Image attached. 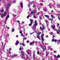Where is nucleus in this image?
<instances>
[{
  "mask_svg": "<svg viewBox=\"0 0 60 60\" xmlns=\"http://www.w3.org/2000/svg\"><path fill=\"white\" fill-rule=\"evenodd\" d=\"M33 20H31L30 19V24H29V26H30L32 25V24H33Z\"/></svg>",
  "mask_w": 60,
  "mask_h": 60,
  "instance_id": "f257e3e1",
  "label": "nucleus"
},
{
  "mask_svg": "<svg viewBox=\"0 0 60 60\" xmlns=\"http://www.w3.org/2000/svg\"><path fill=\"white\" fill-rule=\"evenodd\" d=\"M44 35V34H42V35L41 36V38H42L41 40L42 41H44V38H43V37Z\"/></svg>",
  "mask_w": 60,
  "mask_h": 60,
  "instance_id": "f03ea898",
  "label": "nucleus"
},
{
  "mask_svg": "<svg viewBox=\"0 0 60 60\" xmlns=\"http://www.w3.org/2000/svg\"><path fill=\"white\" fill-rule=\"evenodd\" d=\"M34 43H35V42L33 41L32 42H31L30 43V46H31V45H32L33 44H34Z\"/></svg>",
  "mask_w": 60,
  "mask_h": 60,
  "instance_id": "7ed1b4c3",
  "label": "nucleus"
},
{
  "mask_svg": "<svg viewBox=\"0 0 60 60\" xmlns=\"http://www.w3.org/2000/svg\"><path fill=\"white\" fill-rule=\"evenodd\" d=\"M42 27H43V28L41 30L42 31V32L43 31V30H44V25H42Z\"/></svg>",
  "mask_w": 60,
  "mask_h": 60,
  "instance_id": "20e7f679",
  "label": "nucleus"
},
{
  "mask_svg": "<svg viewBox=\"0 0 60 60\" xmlns=\"http://www.w3.org/2000/svg\"><path fill=\"white\" fill-rule=\"evenodd\" d=\"M19 43V41H16V43H15V45L17 46V45H18V43Z\"/></svg>",
  "mask_w": 60,
  "mask_h": 60,
  "instance_id": "39448f33",
  "label": "nucleus"
},
{
  "mask_svg": "<svg viewBox=\"0 0 60 60\" xmlns=\"http://www.w3.org/2000/svg\"><path fill=\"white\" fill-rule=\"evenodd\" d=\"M56 33L57 34H59V33H60V30H57L56 31Z\"/></svg>",
  "mask_w": 60,
  "mask_h": 60,
  "instance_id": "423d86ee",
  "label": "nucleus"
},
{
  "mask_svg": "<svg viewBox=\"0 0 60 60\" xmlns=\"http://www.w3.org/2000/svg\"><path fill=\"white\" fill-rule=\"evenodd\" d=\"M37 38H38L39 40H41V38H40V36L39 35L38 36H36Z\"/></svg>",
  "mask_w": 60,
  "mask_h": 60,
  "instance_id": "0eeeda50",
  "label": "nucleus"
},
{
  "mask_svg": "<svg viewBox=\"0 0 60 60\" xmlns=\"http://www.w3.org/2000/svg\"><path fill=\"white\" fill-rule=\"evenodd\" d=\"M19 53H21V54H24V53H25V52H24L22 51H20L19 52Z\"/></svg>",
  "mask_w": 60,
  "mask_h": 60,
  "instance_id": "6e6552de",
  "label": "nucleus"
},
{
  "mask_svg": "<svg viewBox=\"0 0 60 60\" xmlns=\"http://www.w3.org/2000/svg\"><path fill=\"white\" fill-rule=\"evenodd\" d=\"M21 8H23V3H22V2L21 3Z\"/></svg>",
  "mask_w": 60,
  "mask_h": 60,
  "instance_id": "1a4fd4ad",
  "label": "nucleus"
},
{
  "mask_svg": "<svg viewBox=\"0 0 60 60\" xmlns=\"http://www.w3.org/2000/svg\"><path fill=\"white\" fill-rule=\"evenodd\" d=\"M40 46H41V48H42V49H43H43H44V48H43V46H42L41 45H40Z\"/></svg>",
  "mask_w": 60,
  "mask_h": 60,
  "instance_id": "9d476101",
  "label": "nucleus"
},
{
  "mask_svg": "<svg viewBox=\"0 0 60 60\" xmlns=\"http://www.w3.org/2000/svg\"><path fill=\"white\" fill-rule=\"evenodd\" d=\"M57 58H60V55L59 54L57 56Z\"/></svg>",
  "mask_w": 60,
  "mask_h": 60,
  "instance_id": "9b49d317",
  "label": "nucleus"
},
{
  "mask_svg": "<svg viewBox=\"0 0 60 60\" xmlns=\"http://www.w3.org/2000/svg\"><path fill=\"white\" fill-rule=\"evenodd\" d=\"M34 26H37V23H35L34 24Z\"/></svg>",
  "mask_w": 60,
  "mask_h": 60,
  "instance_id": "f8f14e48",
  "label": "nucleus"
},
{
  "mask_svg": "<svg viewBox=\"0 0 60 60\" xmlns=\"http://www.w3.org/2000/svg\"><path fill=\"white\" fill-rule=\"evenodd\" d=\"M45 49H43V51L44 52L45 51V50H46V49H47V48H46V47H45Z\"/></svg>",
  "mask_w": 60,
  "mask_h": 60,
  "instance_id": "ddd939ff",
  "label": "nucleus"
},
{
  "mask_svg": "<svg viewBox=\"0 0 60 60\" xmlns=\"http://www.w3.org/2000/svg\"><path fill=\"white\" fill-rule=\"evenodd\" d=\"M8 18H9V15H8V16L6 17V18L8 19Z\"/></svg>",
  "mask_w": 60,
  "mask_h": 60,
  "instance_id": "4468645a",
  "label": "nucleus"
},
{
  "mask_svg": "<svg viewBox=\"0 0 60 60\" xmlns=\"http://www.w3.org/2000/svg\"><path fill=\"white\" fill-rule=\"evenodd\" d=\"M28 7H30V3H29L28 4Z\"/></svg>",
  "mask_w": 60,
  "mask_h": 60,
  "instance_id": "2eb2a0df",
  "label": "nucleus"
},
{
  "mask_svg": "<svg viewBox=\"0 0 60 60\" xmlns=\"http://www.w3.org/2000/svg\"><path fill=\"white\" fill-rule=\"evenodd\" d=\"M41 34V32H40L39 33H38V35H40Z\"/></svg>",
  "mask_w": 60,
  "mask_h": 60,
  "instance_id": "dca6fc26",
  "label": "nucleus"
},
{
  "mask_svg": "<svg viewBox=\"0 0 60 60\" xmlns=\"http://www.w3.org/2000/svg\"><path fill=\"white\" fill-rule=\"evenodd\" d=\"M22 45L23 46H25V44L24 43H23L22 44Z\"/></svg>",
  "mask_w": 60,
  "mask_h": 60,
  "instance_id": "f3484780",
  "label": "nucleus"
},
{
  "mask_svg": "<svg viewBox=\"0 0 60 60\" xmlns=\"http://www.w3.org/2000/svg\"><path fill=\"white\" fill-rule=\"evenodd\" d=\"M51 17H52V18H55V17H54V16H53V15H51Z\"/></svg>",
  "mask_w": 60,
  "mask_h": 60,
  "instance_id": "a211bd4d",
  "label": "nucleus"
},
{
  "mask_svg": "<svg viewBox=\"0 0 60 60\" xmlns=\"http://www.w3.org/2000/svg\"><path fill=\"white\" fill-rule=\"evenodd\" d=\"M11 56L12 58V57H14V55Z\"/></svg>",
  "mask_w": 60,
  "mask_h": 60,
  "instance_id": "6ab92c4d",
  "label": "nucleus"
},
{
  "mask_svg": "<svg viewBox=\"0 0 60 60\" xmlns=\"http://www.w3.org/2000/svg\"><path fill=\"white\" fill-rule=\"evenodd\" d=\"M35 11H36V10H34L33 11L34 12V13H35Z\"/></svg>",
  "mask_w": 60,
  "mask_h": 60,
  "instance_id": "aec40b11",
  "label": "nucleus"
},
{
  "mask_svg": "<svg viewBox=\"0 0 60 60\" xmlns=\"http://www.w3.org/2000/svg\"><path fill=\"white\" fill-rule=\"evenodd\" d=\"M21 35L22 36H24V34L23 33H21Z\"/></svg>",
  "mask_w": 60,
  "mask_h": 60,
  "instance_id": "412c9836",
  "label": "nucleus"
},
{
  "mask_svg": "<svg viewBox=\"0 0 60 60\" xmlns=\"http://www.w3.org/2000/svg\"><path fill=\"white\" fill-rule=\"evenodd\" d=\"M3 10H4V8H2V9L1 10V12H3V11H4Z\"/></svg>",
  "mask_w": 60,
  "mask_h": 60,
  "instance_id": "4be33fe9",
  "label": "nucleus"
},
{
  "mask_svg": "<svg viewBox=\"0 0 60 60\" xmlns=\"http://www.w3.org/2000/svg\"><path fill=\"white\" fill-rule=\"evenodd\" d=\"M14 56H18L17 55L14 54Z\"/></svg>",
  "mask_w": 60,
  "mask_h": 60,
  "instance_id": "5701e85b",
  "label": "nucleus"
},
{
  "mask_svg": "<svg viewBox=\"0 0 60 60\" xmlns=\"http://www.w3.org/2000/svg\"><path fill=\"white\" fill-rule=\"evenodd\" d=\"M7 52H9V53H10V54H11V52H10V51H9L8 50V49H7Z\"/></svg>",
  "mask_w": 60,
  "mask_h": 60,
  "instance_id": "b1692460",
  "label": "nucleus"
},
{
  "mask_svg": "<svg viewBox=\"0 0 60 60\" xmlns=\"http://www.w3.org/2000/svg\"><path fill=\"white\" fill-rule=\"evenodd\" d=\"M39 53V52L38 51L37 52V53L38 55H40V54Z\"/></svg>",
  "mask_w": 60,
  "mask_h": 60,
  "instance_id": "393cba45",
  "label": "nucleus"
},
{
  "mask_svg": "<svg viewBox=\"0 0 60 60\" xmlns=\"http://www.w3.org/2000/svg\"><path fill=\"white\" fill-rule=\"evenodd\" d=\"M3 17H5L6 16V15H4V14H3Z\"/></svg>",
  "mask_w": 60,
  "mask_h": 60,
  "instance_id": "a878e982",
  "label": "nucleus"
},
{
  "mask_svg": "<svg viewBox=\"0 0 60 60\" xmlns=\"http://www.w3.org/2000/svg\"><path fill=\"white\" fill-rule=\"evenodd\" d=\"M54 57H55V58H56V57H57V56H56V55H54Z\"/></svg>",
  "mask_w": 60,
  "mask_h": 60,
  "instance_id": "bb28decb",
  "label": "nucleus"
},
{
  "mask_svg": "<svg viewBox=\"0 0 60 60\" xmlns=\"http://www.w3.org/2000/svg\"><path fill=\"white\" fill-rule=\"evenodd\" d=\"M59 24L58 23L57 25V27H58V26H59Z\"/></svg>",
  "mask_w": 60,
  "mask_h": 60,
  "instance_id": "cd10ccee",
  "label": "nucleus"
},
{
  "mask_svg": "<svg viewBox=\"0 0 60 60\" xmlns=\"http://www.w3.org/2000/svg\"><path fill=\"white\" fill-rule=\"evenodd\" d=\"M3 46V49H4V47H5V45H4L3 46Z\"/></svg>",
  "mask_w": 60,
  "mask_h": 60,
  "instance_id": "c85d7f7f",
  "label": "nucleus"
},
{
  "mask_svg": "<svg viewBox=\"0 0 60 60\" xmlns=\"http://www.w3.org/2000/svg\"><path fill=\"white\" fill-rule=\"evenodd\" d=\"M33 13H34V12L33 11H31L30 13V14H33Z\"/></svg>",
  "mask_w": 60,
  "mask_h": 60,
  "instance_id": "c756f323",
  "label": "nucleus"
},
{
  "mask_svg": "<svg viewBox=\"0 0 60 60\" xmlns=\"http://www.w3.org/2000/svg\"><path fill=\"white\" fill-rule=\"evenodd\" d=\"M11 31L12 32H14V31H15V30H11Z\"/></svg>",
  "mask_w": 60,
  "mask_h": 60,
  "instance_id": "7c9ffc66",
  "label": "nucleus"
},
{
  "mask_svg": "<svg viewBox=\"0 0 60 60\" xmlns=\"http://www.w3.org/2000/svg\"><path fill=\"white\" fill-rule=\"evenodd\" d=\"M54 42H56L57 40H56V39H54Z\"/></svg>",
  "mask_w": 60,
  "mask_h": 60,
  "instance_id": "2f4dec72",
  "label": "nucleus"
},
{
  "mask_svg": "<svg viewBox=\"0 0 60 60\" xmlns=\"http://www.w3.org/2000/svg\"><path fill=\"white\" fill-rule=\"evenodd\" d=\"M43 11H46V9H43Z\"/></svg>",
  "mask_w": 60,
  "mask_h": 60,
  "instance_id": "473e14b6",
  "label": "nucleus"
},
{
  "mask_svg": "<svg viewBox=\"0 0 60 60\" xmlns=\"http://www.w3.org/2000/svg\"><path fill=\"white\" fill-rule=\"evenodd\" d=\"M17 22L19 23V24H20V22H19V20L17 21Z\"/></svg>",
  "mask_w": 60,
  "mask_h": 60,
  "instance_id": "72a5a7b5",
  "label": "nucleus"
},
{
  "mask_svg": "<svg viewBox=\"0 0 60 60\" xmlns=\"http://www.w3.org/2000/svg\"><path fill=\"white\" fill-rule=\"evenodd\" d=\"M7 8L9 9V6H7Z\"/></svg>",
  "mask_w": 60,
  "mask_h": 60,
  "instance_id": "f704fd0d",
  "label": "nucleus"
},
{
  "mask_svg": "<svg viewBox=\"0 0 60 60\" xmlns=\"http://www.w3.org/2000/svg\"><path fill=\"white\" fill-rule=\"evenodd\" d=\"M40 30H41V29H42V28H41V26H40Z\"/></svg>",
  "mask_w": 60,
  "mask_h": 60,
  "instance_id": "c9c22d12",
  "label": "nucleus"
},
{
  "mask_svg": "<svg viewBox=\"0 0 60 60\" xmlns=\"http://www.w3.org/2000/svg\"><path fill=\"white\" fill-rule=\"evenodd\" d=\"M21 47H20L19 49V50H21Z\"/></svg>",
  "mask_w": 60,
  "mask_h": 60,
  "instance_id": "e433bc0d",
  "label": "nucleus"
},
{
  "mask_svg": "<svg viewBox=\"0 0 60 60\" xmlns=\"http://www.w3.org/2000/svg\"><path fill=\"white\" fill-rule=\"evenodd\" d=\"M52 41H54V39H52Z\"/></svg>",
  "mask_w": 60,
  "mask_h": 60,
  "instance_id": "4c0bfd02",
  "label": "nucleus"
},
{
  "mask_svg": "<svg viewBox=\"0 0 60 60\" xmlns=\"http://www.w3.org/2000/svg\"><path fill=\"white\" fill-rule=\"evenodd\" d=\"M55 27V26H54L52 27L53 28H54Z\"/></svg>",
  "mask_w": 60,
  "mask_h": 60,
  "instance_id": "58836bf2",
  "label": "nucleus"
},
{
  "mask_svg": "<svg viewBox=\"0 0 60 60\" xmlns=\"http://www.w3.org/2000/svg\"><path fill=\"white\" fill-rule=\"evenodd\" d=\"M51 47H48V50H49V49H51Z\"/></svg>",
  "mask_w": 60,
  "mask_h": 60,
  "instance_id": "ea45409f",
  "label": "nucleus"
},
{
  "mask_svg": "<svg viewBox=\"0 0 60 60\" xmlns=\"http://www.w3.org/2000/svg\"><path fill=\"white\" fill-rule=\"evenodd\" d=\"M34 56H33V57H34V58L35 57V54H34Z\"/></svg>",
  "mask_w": 60,
  "mask_h": 60,
  "instance_id": "a19ab883",
  "label": "nucleus"
},
{
  "mask_svg": "<svg viewBox=\"0 0 60 60\" xmlns=\"http://www.w3.org/2000/svg\"><path fill=\"white\" fill-rule=\"evenodd\" d=\"M11 48H9V51H11Z\"/></svg>",
  "mask_w": 60,
  "mask_h": 60,
  "instance_id": "79ce46f5",
  "label": "nucleus"
},
{
  "mask_svg": "<svg viewBox=\"0 0 60 60\" xmlns=\"http://www.w3.org/2000/svg\"><path fill=\"white\" fill-rule=\"evenodd\" d=\"M37 21H36V20H35V21H34V22L35 23H36V22H37Z\"/></svg>",
  "mask_w": 60,
  "mask_h": 60,
  "instance_id": "37998d69",
  "label": "nucleus"
},
{
  "mask_svg": "<svg viewBox=\"0 0 60 60\" xmlns=\"http://www.w3.org/2000/svg\"><path fill=\"white\" fill-rule=\"evenodd\" d=\"M29 41H28V40H27V43H29Z\"/></svg>",
  "mask_w": 60,
  "mask_h": 60,
  "instance_id": "c03bdc74",
  "label": "nucleus"
},
{
  "mask_svg": "<svg viewBox=\"0 0 60 60\" xmlns=\"http://www.w3.org/2000/svg\"><path fill=\"white\" fill-rule=\"evenodd\" d=\"M35 5H34H34H33V7H35Z\"/></svg>",
  "mask_w": 60,
  "mask_h": 60,
  "instance_id": "a18cd8bd",
  "label": "nucleus"
},
{
  "mask_svg": "<svg viewBox=\"0 0 60 60\" xmlns=\"http://www.w3.org/2000/svg\"><path fill=\"white\" fill-rule=\"evenodd\" d=\"M4 14H5V15H6V13L5 12H4Z\"/></svg>",
  "mask_w": 60,
  "mask_h": 60,
  "instance_id": "49530a36",
  "label": "nucleus"
},
{
  "mask_svg": "<svg viewBox=\"0 0 60 60\" xmlns=\"http://www.w3.org/2000/svg\"><path fill=\"white\" fill-rule=\"evenodd\" d=\"M34 18H36V16H34Z\"/></svg>",
  "mask_w": 60,
  "mask_h": 60,
  "instance_id": "de8ad7c7",
  "label": "nucleus"
},
{
  "mask_svg": "<svg viewBox=\"0 0 60 60\" xmlns=\"http://www.w3.org/2000/svg\"><path fill=\"white\" fill-rule=\"evenodd\" d=\"M39 18H40V19H42V18H41V17H40Z\"/></svg>",
  "mask_w": 60,
  "mask_h": 60,
  "instance_id": "09e8293b",
  "label": "nucleus"
},
{
  "mask_svg": "<svg viewBox=\"0 0 60 60\" xmlns=\"http://www.w3.org/2000/svg\"><path fill=\"white\" fill-rule=\"evenodd\" d=\"M49 17V15H47V16H46L47 18H48V17Z\"/></svg>",
  "mask_w": 60,
  "mask_h": 60,
  "instance_id": "8fccbe9b",
  "label": "nucleus"
},
{
  "mask_svg": "<svg viewBox=\"0 0 60 60\" xmlns=\"http://www.w3.org/2000/svg\"><path fill=\"white\" fill-rule=\"evenodd\" d=\"M1 17H2V18H4V16L3 15L1 16Z\"/></svg>",
  "mask_w": 60,
  "mask_h": 60,
  "instance_id": "3c124183",
  "label": "nucleus"
},
{
  "mask_svg": "<svg viewBox=\"0 0 60 60\" xmlns=\"http://www.w3.org/2000/svg\"><path fill=\"white\" fill-rule=\"evenodd\" d=\"M25 55V53H22V56H23L24 55Z\"/></svg>",
  "mask_w": 60,
  "mask_h": 60,
  "instance_id": "603ef678",
  "label": "nucleus"
},
{
  "mask_svg": "<svg viewBox=\"0 0 60 60\" xmlns=\"http://www.w3.org/2000/svg\"><path fill=\"white\" fill-rule=\"evenodd\" d=\"M45 22H46V23H47V22H48V20H46L45 21Z\"/></svg>",
  "mask_w": 60,
  "mask_h": 60,
  "instance_id": "864d4df0",
  "label": "nucleus"
},
{
  "mask_svg": "<svg viewBox=\"0 0 60 60\" xmlns=\"http://www.w3.org/2000/svg\"><path fill=\"white\" fill-rule=\"evenodd\" d=\"M46 38H47V37H48V35H47L46 36Z\"/></svg>",
  "mask_w": 60,
  "mask_h": 60,
  "instance_id": "5fc2aeb1",
  "label": "nucleus"
},
{
  "mask_svg": "<svg viewBox=\"0 0 60 60\" xmlns=\"http://www.w3.org/2000/svg\"><path fill=\"white\" fill-rule=\"evenodd\" d=\"M16 3V0L14 2V3Z\"/></svg>",
  "mask_w": 60,
  "mask_h": 60,
  "instance_id": "6e6d98bb",
  "label": "nucleus"
},
{
  "mask_svg": "<svg viewBox=\"0 0 60 60\" xmlns=\"http://www.w3.org/2000/svg\"><path fill=\"white\" fill-rule=\"evenodd\" d=\"M49 20H51V21H52V20L50 19H49Z\"/></svg>",
  "mask_w": 60,
  "mask_h": 60,
  "instance_id": "4d7b16f0",
  "label": "nucleus"
},
{
  "mask_svg": "<svg viewBox=\"0 0 60 60\" xmlns=\"http://www.w3.org/2000/svg\"><path fill=\"white\" fill-rule=\"evenodd\" d=\"M54 52V53H55L56 52H55V51L54 50V52Z\"/></svg>",
  "mask_w": 60,
  "mask_h": 60,
  "instance_id": "13d9d810",
  "label": "nucleus"
},
{
  "mask_svg": "<svg viewBox=\"0 0 60 60\" xmlns=\"http://www.w3.org/2000/svg\"><path fill=\"white\" fill-rule=\"evenodd\" d=\"M48 54H47L46 55V56H48Z\"/></svg>",
  "mask_w": 60,
  "mask_h": 60,
  "instance_id": "bf43d9fd",
  "label": "nucleus"
},
{
  "mask_svg": "<svg viewBox=\"0 0 60 60\" xmlns=\"http://www.w3.org/2000/svg\"><path fill=\"white\" fill-rule=\"evenodd\" d=\"M16 37H18V35H17L16 36Z\"/></svg>",
  "mask_w": 60,
  "mask_h": 60,
  "instance_id": "052dcab7",
  "label": "nucleus"
},
{
  "mask_svg": "<svg viewBox=\"0 0 60 60\" xmlns=\"http://www.w3.org/2000/svg\"><path fill=\"white\" fill-rule=\"evenodd\" d=\"M53 37H55V36H54V35H53Z\"/></svg>",
  "mask_w": 60,
  "mask_h": 60,
  "instance_id": "680f3d73",
  "label": "nucleus"
},
{
  "mask_svg": "<svg viewBox=\"0 0 60 60\" xmlns=\"http://www.w3.org/2000/svg\"><path fill=\"white\" fill-rule=\"evenodd\" d=\"M8 29H10L9 28V27H8L7 28Z\"/></svg>",
  "mask_w": 60,
  "mask_h": 60,
  "instance_id": "e2e57ef3",
  "label": "nucleus"
},
{
  "mask_svg": "<svg viewBox=\"0 0 60 60\" xmlns=\"http://www.w3.org/2000/svg\"><path fill=\"white\" fill-rule=\"evenodd\" d=\"M14 30V28H13V27H12V30Z\"/></svg>",
  "mask_w": 60,
  "mask_h": 60,
  "instance_id": "0e129e2a",
  "label": "nucleus"
},
{
  "mask_svg": "<svg viewBox=\"0 0 60 60\" xmlns=\"http://www.w3.org/2000/svg\"><path fill=\"white\" fill-rule=\"evenodd\" d=\"M58 19H59L60 20V18H59V17H58Z\"/></svg>",
  "mask_w": 60,
  "mask_h": 60,
  "instance_id": "69168bd1",
  "label": "nucleus"
},
{
  "mask_svg": "<svg viewBox=\"0 0 60 60\" xmlns=\"http://www.w3.org/2000/svg\"><path fill=\"white\" fill-rule=\"evenodd\" d=\"M41 2H43V0H42Z\"/></svg>",
  "mask_w": 60,
  "mask_h": 60,
  "instance_id": "338daca9",
  "label": "nucleus"
},
{
  "mask_svg": "<svg viewBox=\"0 0 60 60\" xmlns=\"http://www.w3.org/2000/svg\"><path fill=\"white\" fill-rule=\"evenodd\" d=\"M59 41L60 43V40H59Z\"/></svg>",
  "mask_w": 60,
  "mask_h": 60,
  "instance_id": "774afa93",
  "label": "nucleus"
}]
</instances>
